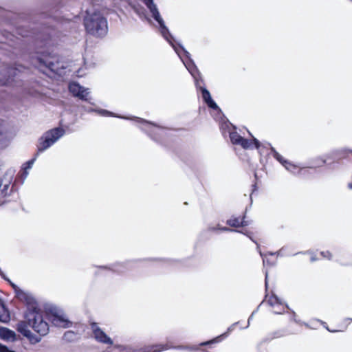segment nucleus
Instances as JSON below:
<instances>
[{
	"label": "nucleus",
	"mask_w": 352,
	"mask_h": 352,
	"mask_svg": "<svg viewBox=\"0 0 352 352\" xmlns=\"http://www.w3.org/2000/svg\"><path fill=\"white\" fill-rule=\"evenodd\" d=\"M26 318L29 324L32 326L33 329L38 333L45 336L48 333L49 325L43 320L41 313L33 310L26 315Z\"/></svg>",
	"instance_id": "obj_4"
},
{
	"label": "nucleus",
	"mask_w": 352,
	"mask_h": 352,
	"mask_svg": "<svg viewBox=\"0 0 352 352\" xmlns=\"http://www.w3.org/2000/svg\"><path fill=\"white\" fill-rule=\"evenodd\" d=\"M137 121L142 125V129L143 130H146L147 128H151L153 125L151 123L147 122L140 118H137Z\"/></svg>",
	"instance_id": "obj_21"
},
{
	"label": "nucleus",
	"mask_w": 352,
	"mask_h": 352,
	"mask_svg": "<svg viewBox=\"0 0 352 352\" xmlns=\"http://www.w3.org/2000/svg\"><path fill=\"white\" fill-rule=\"evenodd\" d=\"M65 133L60 128H55L45 132L39 139L38 152H42L53 145Z\"/></svg>",
	"instance_id": "obj_3"
},
{
	"label": "nucleus",
	"mask_w": 352,
	"mask_h": 352,
	"mask_svg": "<svg viewBox=\"0 0 352 352\" xmlns=\"http://www.w3.org/2000/svg\"><path fill=\"white\" fill-rule=\"evenodd\" d=\"M327 330H328L329 331H330V332H337V331H338V330H336V329H328V328H327Z\"/></svg>",
	"instance_id": "obj_32"
},
{
	"label": "nucleus",
	"mask_w": 352,
	"mask_h": 352,
	"mask_svg": "<svg viewBox=\"0 0 352 352\" xmlns=\"http://www.w3.org/2000/svg\"><path fill=\"white\" fill-rule=\"evenodd\" d=\"M320 254L323 258H326L327 260H331L332 258V254L329 250L322 251L320 252Z\"/></svg>",
	"instance_id": "obj_23"
},
{
	"label": "nucleus",
	"mask_w": 352,
	"mask_h": 352,
	"mask_svg": "<svg viewBox=\"0 0 352 352\" xmlns=\"http://www.w3.org/2000/svg\"><path fill=\"white\" fill-rule=\"evenodd\" d=\"M272 312L276 314H281L285 311V306L282 302L278 305L276 306L275 308H272Z\"/></svg>",
	"instance_id": "obj_20"
},
{
	"label": "nucleus",
	"mask_w": 352,
	"mask_h": 352,
	"mask_svg": "<svg viewBox=\"0 0 352 352\" xmlns=\"http://www.w3.org/2000/svg\"><path fill=\"white\" fill-rule=\"evenodd\" d=\"M91 326L94 337L98 342L109 345L113 344V342L111 338L108 336L105 332L98 327L97 324L92 323Z\"/></svg>",
	"instance_id": "obj_8"
},
{
	"label": "nucleus",
	"mask_w": 352,
	"mask_h": 352,
	"mask_svg": "<svg viewBox=\"0 0 352 352\" xmlns=\"http://www.w3.org/2000/svg\"><path fill=\"white\" fill-rule=\"evenodd\" d=\"M221 230H223V231H228V230H230V229H229L228 228H226V227L222 228Z\"/></svg>",
	"instance_id": "obj_31"
},
{
	"label": "nucleus",
	"mask_w": 352,
	"mask_h": 352,
	"mask_svg": "<svg viewBox=\"0 0 352 352\" xmlns=\"http://www.w3.org/2000/svg\"><path fill=\"white\" fill-rule=\"evenodd\" d=\"M245 235H247L252 241H253L255 243H257L256 241H255L253 239L252 235L254 234L252 232H247L245 233Z\"/></svg>",
	"instance_id": "obj_29"
},
{
	"label": "nucleus",
	"mask_w": 352,
	"mask_h": 352,
	"mask_svg": "<svg viewBox=\"0 0 352 352\" xmlns=\"http://www.w3.org/2000/svg\"><path fill=\"white\" fill-rule=\"evenodd\" d=\"M10 135L8 133L0 134V140H3V139L10 140Z\"/></svg>",
	"instance_id": "obj_28"
},
{
	"label": "nucleus",
	"mask_w": 352,
	"mask_h": 352,
	"mask_svg": "<svg viewBox=\"0 0 352 352\" xmlns=\"http://www.w3.org/2000/svg\"><path fill=\"white\" fill-rule=\"evenodd\" d=\"M84 25L87 33L96 37H103L108 32L107 19L97 11L87 12Z\"/></svg>",
	"instance_id": "obj_1"
},
{
	"label": "nucleus",
	"mask_w": 352,
	"mask_h": 352,
	"mask_svg": "<svg viewBox=\"0 0 352 352\" xmlns=\"http://www.w3.org/2000/svg\"><path fill=\"white\" fill-rule=\"evenodd\" d=\"M69 90L70 93L75 97L78 98L82 100H88L89 96V90L77 82H71L69 85Z\"/></svg>",
	"instance_id": "obj_7"
},
{
	"label": "nucleus",
	"mask_w": 352,
	"mask_h": 352,
	"mask_svg": "<svg viewBox=\"0 0 352 352\" xmlns=\"http://www.w3.org/2000/svg\"><path fill=\"white\" fill-rule=\"evenodd\" d=\"M0 352H14V351L10 350L6 346H3L1 344H0Z\"/></svg>",
	"instance_id": "obj_27"
},
{
	"label": "nucleus",
	"mask_w": 352,
	"mask_h": 352,
	"mask_svg": "<svg viewBox=\"0 0 352 352\" xmlns=\"http://www.w3.org/2000/svg\"><path fill=\"white\" fill-rule=\"evenodd\" d=\"M226 224L232 228H241L248 226L249 223L245 220V212L239 217L232 215L226 221Z\"/></svg>",
	"instance_id": "obj_12"
},
{
	"label": "nucleus",
	"mask_w": 352,
	"mask_h": 352,
	"mask_svg": "<svg viewBox=\"0 0 352 352\" xmlns=\"http://www.w3.org/2000/svg\"><path fill=\"white\" fill-rule=\"evenodd\" d=\"M72 332H67V333H66L65 334V336H66L72 335Z\"/></svg>",
	"instance_id": "obj_35"
},
{
	"label": "nucleus",
	"mask_w": 352,
	"mask_h": 352,
	"mask_svg": "<svg viewBox=\"0 0 352 352\" xmlns=\"http://www.w3.org/2000/svg\"><path fill=\"white\" fill-rule=\"evenodd\" d=\"M179 47L182 49V50L185 51L184 48H183L181 45H179Z\"/></svg>",
	"instance_id": "obj_36"
},
{
	"label": "nucleus",
	"mask_w": 352,
	"mask_h": 352,
	"mask_svg": "<svg viewBox=\"0 0 352 352\" xmlns=\"http://www.w3.org/2000/svg\"><path fill=\"white\" fill-rule=\"evenodd\" d=\"M200 90L201 91L203 100L206 102V104L212 109H217L218 106L216 104V102L212 99L209 91L206 89L205 87H200Z\"/></svg>",
	"instance_id": "obj_15"
},
{
	"label": "nucleus",
	"mask_w": 352,
	"mask_h": 352,
	"mask_svg": "<svg viewBox=\"0 0 352 352\" xmlns=\"http://www.w3.org/2000/svg\"><path fill=\"white\" fill-rule=\"evenodd\" d=\"M52 322L56 327L67 328L69 327L71 322L67 316L61 311L55 310L50 316Z\"/></svg>",
	"instance_id": "obj_5"
},
{
	"label": "nucleus",
	"mask_w": 352,
	"mask_h": 352,
	"mask_svg": "<svg viewBox=\"0 0 352 352\" xmlns=\"http://www.w3.org/2000/svg\"><path fill=\"white\" fill-rule=\"evenodd\" d=\"M16 69L11 67H6L0 72V85H8L10 83L12 78L16 75Z\"/></svg>",
	"instance_id": "obj_11"
},
{
	"label": "nucleus",
	"mask_w": 352,
	"mask_h": 352,
	"mask_svg": "<svg viewBox=\"0 0 352 352\" xmlns=\"http://www.w3.org/2000/svg\"><path fill=\"white\" fill-rule=\"evenodd\" d=\"M348 188H349V189H352V182H351V183H349V184H348Z\"/></svg>",
	"instance_id": "obj_33"
},
{
	"label": "nucleus",
	"mask_w": 352,
	"mask_h": 352,
	"mask_svg": "<svg viewBox=\"0 0 352 352\" xmlns=\"http://www.w3.org/2000/svg\"><path fill=\"white\" fill-rule=\"evenodd\" d=\"M310 255V261L311 262H314L320 259V258H318L317 255L314 252H311Z\"/></svg>",
	"instance_id": "obj_26"
},
{
	"label": "nucleus",
	"mask_w": 352,
	"mask_h": 352,
	"mask_svg": "<svg viewBox=\"0 0 352 352\" xmlns=\"http://www.w3.org/2000/svg\"><path fill=\"white\" fill-rule=\"evenodd\" d=\"M270 146H271L270 144H269ZM270 150H271V152L273 155V157L277 160L283 166H284L285 164V162H287V160H285L284 157L280 155L276 151V149L272 147V146H270Z\"/></svg>",
	"instance_id": "obj_19"
},
{
	"label": "nucleus",
	"mask_w": 352,
	"mask_h": 352,
	"mask_svg": "<svg viewBox=\"0 0 352 352\" xmlns=\"http://www.w3.org/2000/svg\"><path fill=\"white\" fill-rule=\"evenodd\" d=\"M170 349V346L168 344H155V352H161L164 350H167Z\"/></svg>",
	"instance_id": "obj_22"
},
{
	"label": "nucleus",
	"mask_w": 352,
	"mask_h": 352,
	"mask_svg": "<svg viewBox=\"0 0 352 352\" xmlns=\"http://www.w3.org/2000/svg\"><path fill=\"white\" fill-rule=\"evenodd\" d=\"M16 333L14 331L6 328H0V338L8 342H13L16 340Z\"/></svg>",
	"instance_id": "obj_16"
},
{
	"label": "nucleus",
	"mask_w": 352,
	"mask_h": 352,
	"mask_svg": "<svg viewBox=\"0 0 352 352\" xmlns=\"http://www.w3.org/2000/svg\"><path fill=\"white\" fill-rule=\"evenodd\" d=\"M99 113L101 114H108V115L109 114V112H107V111H104V110L100 111Z\"/></svg>",
	"instance_id": "obj_30"
},
{
	"label": "nucleus",
	"mask_w": 352,
	"mask_h": 352,
	"mask_svg": "<svg viewBox=\"0 0 352 352\" xmlns=\"http://www.w3.org/2000/svg\"><path fill=\"white\" fill-rule=\"evenodd\" d=\"M155 21H157L160 25L159 31L162 36L173 47H175L173 42L175 39L169 32L168 28L165 25L164 21L160 16V14L157 9L155 8Z\"/></svg>",
	"instance_id": "obj_6"
},
{
	"label": "nucleus",
	"mask_w": 352,
	"mask_h": 352,
	"mask_svg": "<svg viewBox=\"0 0 352 352\" xmlns=\"http://www.w3.org/2000/svg\"><path fill=\"white\" fill-rule=\"evenodd\" d=\"M284 167L289 171L293 173H297L300 176H305L309 173V169L308 168H301L299 166L294 164L292 162L287 160V162H284Z\"/></svg>",
	"instance_id": "obj_14"
},
{
	"label": "nucleus",
	"mask_w": 352,
	"mask_h": 352,
	"mask_svg": "<svg viewBox=\"0 0 352 352\" xmlns=\"http://www.w3.org/2000/svg\"><path fill=\"white\" fill-rule=\"evenodd\" d=\"M229 137L232 144L240 146L245 150L256 148L259 151L262 146L261 143L253 136L250 140L242 137L236 131L235 127H234L232 131H229Z\"/></svg>",
	"instance_id": "obj_2"
},
{
	"label": "nucleus",
	"mask_w": 352,
	"mask_h": 352,
	"mask_svg": "<svg viewBox=\"0 0 352 352\" xmlns=\"http://www.w3.org/2000/svg\"><path fill=\"white\" fill-rule=\"evenodd\" d=\"M16 329L19 332L27 337L32 342H38L40 339L33 336L25 322H20L17 324Z\"/></svg>",
	"instance_id": "obj_13"
},
{
	"label": "nucleus",
	"mask_w": 352,
	"mask_h": 352,
	"mask_svg": "<svg viewBox=\"0 0 352 352\" xmlns=\"http://www.w3.org/2000/svg\"><path fill=\"white\" fill-rule=\"evenodd\" d=\"M266 302L272 308H275L276 305L282 303L281 300L274 294L269 296Z\"/></svg>",
	"instance_id": "obj_18"
},
{
	"label": "nucleus",
	"mask_w": 352,
	"mask_h": 352,
	"mask_svg": "<svg viewBox=\"0 0 352 352\" xmlns=\"http://www.w3.org/2000/svg\"><path fill=\"white\" fill-rule=\"evenodd\" d=\"M41 65H43L48 67L50 70L58 72L59 69L58 58L55 56L43 55L38 58Z\"/></svg>",
	"instance_id": "obj_9"
},
{
	"label": "nucleus",
	"mask_w": 352,
	"mask_h": 352,
	"mask_svg": "<svg viewBox=\"0 0 352 352\" xmlns=\"http://www.w3.org/2000/svg\"><path fill=\"white\" fill-rule=\"evenodd\" d=\"M34 159L28 162L27 164H26V166L24 167V173H23V174L25 175V177H26L28 174V170L32 168V165L34 164Z\"/></svg>",
	"instance_id": "obj_24"
},
{
	"label": "nucleus",
	"mask_w": 352,
	"mask_h": 352,
	"mask_svg": "<svg viewBox=\"0 0 352 352\" xmlns=\"http://www.w3.org/2000/svg\"><path fill=\"white\" fill-rule=\"evenodd\" d=\"M116 348H118V349H121V348H122V346H118V345L116 346ZM125 349V347H123V349ZM122 351H124V350H122Z\"/></svg>",
	"instance_id": "obj_34"
},
{
	"label": "nucleus",
	"mask_w": 352,
	"mask_h": 352,
	"mask_svg": "<svg viewBox=\"0 0 352 352\" xmlns=\"http://www.w3.org/2000/svg\"><path fill=\"white\" fill-rule=\"evenodd\" d=\"M231 331H232V328L229 327L227 331L221 334L220 336H217L216 338H214L210 340L200 343L199 344L200 347H204V346L207 347V349H201V350L203 352H209L208 349H212L214 344L219 343V342H222L224 339H226L228 336V335L230 334Z\"/></svg>",
	"instance_id": "obj_10"
},
{
	"label": "nucleus",
	"mask_w": 352,
	"mask_h": 352,
	"mask_svg": "<svg viewBox=\"0 0 352 352\" xmlns=\"http://www.w3.org/2000/svg\"><path fill=\"white\" fill-rule=\"evenodd\" d=\"M144 3L146 5V6L150 10L151 14H154V5L153 3V0H143Z\"/></svg>",
	"instance_id": "obj_25"
},
{
	"label": "nucleus",
	"mask_w": 352,
	"mask_h": 352,
	"mask_svg": "<svg viewBox=\"0 0 352 352\" xmlns=\"http://www.w3.org/2000/svg\"><path fill=\"white\" fill-rule=\"evenodd\" d=\"M10 320V314L2 302H0V321L8 322Z\"/></svg>",
	"instance_id": "obj_17"
}]
</instances>
